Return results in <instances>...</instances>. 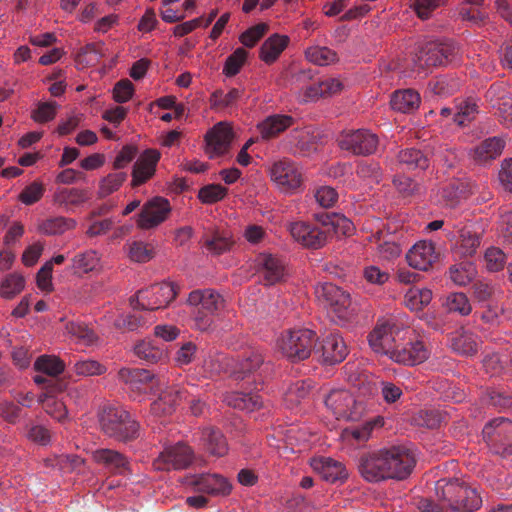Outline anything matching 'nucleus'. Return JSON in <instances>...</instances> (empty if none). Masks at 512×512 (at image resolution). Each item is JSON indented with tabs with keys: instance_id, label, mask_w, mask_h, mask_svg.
I'll return each instance as SVG.
<instances>
[{
	"instance_id": "1",
	"label": "nucleus",
	"mask_w": 512,
	"mask_h": 512,
	"mask_svg": "<svg viewBox=\"0 0 512 512\" xmlns=\"http://www.w3.org/2000/svg\"><path fill=\"white\" fill-rule=\"evenodd\" d=\"M415 466L412 452L403 446H392L366 453L359 460V473L368 482L388 479L403 480Z\"/></svg>"
},
{
	"instance_id": "2",
	"label": "nucleus",
	"mask_w": 512,
	"mask_h": 512,
	"mask_svg": "<svg viewBox=\"0 0 512 512\" xmlns=\"http://www.w3.org/2000/svg\"><path fill=\"white\" fill-rule=\"evenodd\" d=\"M437 500L454 512H474L482 505L477 490L459 479H440L435 484Z\"/></svg>"
},
{
	"instance_id": "3",
	"label": "nucleus",
	"mask_w": 512,
	"mask_h": 512,
	"mask_svg": "<svg viewBox=\"0 0 512 512\" xmlns=\"http://www.w3.org/2000/svg\"><path fill=\"white\" fill-rule=\"evenodd\" d=\"M186 303L193 308L192 320L194 327L202 332L212 330L215 327L214 318L222 312L226 306V300L215 289H195L187 297Z\"/></svg>"
},
{
	"instance_id": "4",
	"label": "nucleus",
	"mask_w": 512,
	"mask_h": 512,
	"mask_svg": "<svg viewBox=\"0 0 512 512\" xmlns=\"http://www.w3.org/2000/svg\"><path fill=\"white\" fill-rule=\"evenodd\" d=\"M98 417L101 431L114 440L126 443L140 435L139 423L123 407H104Z\"/></svg>"
},
{
	"instance_id": "5",
	"label": "nucleus",
	"mask_w": 512,
	"mask_h": 512,
	"mask_svg": "<svg viewBox=\"0 0 512 512\" xmlns=\"http://www.w3.org/2000/svg\"><path fill=\"white\" fill-rule=\"evenodd\" d=\"M316 339L317 335L311 329H288L277 337L275 347L284 358L297 363L310 357Z\"/></svg>"
},
{
	"instance_id": "6",
	"label": "nucleus",
	"mask_w": 512,
	"mask_h": 512,
	"mask_svg": "<svg viewBox=\"0 0 512 512\" xmlns=\"http://www.w3.org/2000/svg\"><path fill=\"white\" fill-rule=\"evenodd\" d=\"M459 55L458 46L451 40L429 41L418 47L413 57L416 69L446 66L455 61Z\"/></svg>"
},
{
	"instance_id": "7",
	"label": "nucleus",
	"mask_w": 512,
	"mask_h": 512,
	"mask_svg": "<svg viewBox=\"0 0 512 512\" xmlns=\"http://www.w3.org/2000/svg\"><path fill=\"white\" fill-rule=\"evenodd\" d=\"M429 357L430 349L423 337L412 329L404 328L396 351L393 353L392 361L405 366H416L425 362Z\"/></svg>"
},
{
	"instance_id": "8",
	"label": "nucleus",
	"mask_w": 512,
	"mask_h": 512,
	"mask_svg": "<svg viewBox=\"0 0 512 512\" xmlns=\"http://www.w3.org/2000/svg\"><path fill=\"white\" fill-rule=\"evenodd\" d=\"M403 330L404 328L400 327L393 318L379 319L368 335L369 346L375 353L385 355L392 360Z\"/></svg>"
},
{
	"instance_id": "9",
	"label": "nucleus",
	"mask_w": 512,
	"mask_h": 512,
	"mask_svg": "<svg viewBox=\"0 0 512 512\" xmlns=\"http://www.w3.org/2000/svg\"><path fill=\"white\" fill-rule=\"evenodd\" d=\"M179 286L174 282L164 281L142 289L135 295L134 308L154 311L167 307L178 295Z\"/></svg>"
},
{
	"instance_id": "10",
	"label": "nucleus",
	"mask_w": 512,
	"mask_h": 512,
	"mask_svg": "<svg viewBox=\"0 0 512 512\" xmlns=\"http://www.w3.org/2000/svg\"><path fill=\"white\" fill-rule=\"evenodd\" d=\"M319 304L328 314L339 320H346L351 315L350 294L332 283H324L316 287Z\"/></svg>"
},
{
	"instance_id": "11",
	"label": "nucleus",
	"mask_w": 512,
	"mask_h": 512,
	"mask_svg": "<svg viewBox=\"0 0 512 512\" xmlns=\"http://www.w3.org/2000/svg\"><path fill=\"white\" fill-rule=\"evenodd\" d=\"M118 379L127 387L130 397L141 401L148 393H155L159 387V379L149 370L142 368L123 367L118 371Z\"/></svg>"
},
{
	"instance_id": "12",
	"label": "nucleus",
	"mask_w": 512,
	"mask_h": 512,
	"mask_svg": "<svg viewBox=\"0 0 512 512\" xmlns=\"http://www.w3.org/2000/svg\"><path fill=\"white\" fill-rule=\"evenodd\" d=\"M488 446L497 454H512V421L496 418L487 423L482 431Z\"/></svg>"
},
{
	"instance_id": "13",
	"label": "nucleus",
	"mask_w": 512,
	"mask_h": 512,
	"mask_svg": "<svg viewBox=\"0 0 512 512\" xmlns=\"http://www.w3.org/2000/svg\"><path fill=\"white\" fill-rule=\"evenodd\" d=\"M325 405L338 420L354 421L362 414V405L354 395L345 389L332 390L325 399Z\"/></svg>"
},
{
	"instance_id": "14",
	"label": "nucleus",
	"mask_w": 512,
	"mask_h": 512,
	"mask_svg": "<svg viewBox=\"0 0 512 512\" xmlns=\"http://www.w3.org/2000/svg\"><path fill=\"white\" fill-rule=\"evenodd\" d=\"M339 146L356 156L375 154L379 146L378 136L368 129L343 132L339 137Z\"/></svg>"
},
{
	"instance_id": "15",
	"label": "nucleus",
	"mask_w": 512,
	"mask_h": 512,
	"mask_svg": "<svg viewBox=\"0 0 512 512\" xmlns=\"http://www.w3.org/2000/svg\"><path fill=\"white\" fill-rule=\"evenodd\" d=\"M255 268L260 283L265 286L279 283L288 275L283 259L269 253H261L256 257Z\"/></svg>"
},
{
	"instance_id": "16",
	"label": "nucleus",
	"mask_w": 512,
	"mask_h": 512,
	"mask_svg": "<svg viewBox=\"0 0 512 512\" xmlns=\"http://www.w3.org/2000/svg\"><path fill=\"white\" fill-rule=\"evenodd\" d=\"M271 180L284 192H293L302 184L300 168L289 159L276 161L270 167Z\"/></svg>"
},
{
	"instance_id": "17",
	"label": "nucleus",
	"mask_w": 512,
	"mask_h": 512,
	"mask_svg": "<svg viewBox=\"0 0 512 512\" xmlns=\"http://www.w3.org/2000/svg\"><path fill=\"white\" fill-rule=\"evenodd\" d=\"M292 238L303 247L319 249L328 241L329 228L320 229L303 221L291 222L287 225Z\"/></svg>"
},
{
	"instance_id": "18",
	"label": "nucleus",
	"mask_w": 512,
	"mask_h": 512,
	"mask_svg": "<svg viewBox=\"0 0 512 512\" xmlns=\"http://www.w3.org/2000/svg\"><path fill=\"white\" fill-rule=\"evenodd\" d=\"M171 205L166 198L154 197L147 201L138 214L136 224L143 230L156 228L170 215Z\"/></svg>"
},
{
	"instance_id": "19",
	"label": "nucleus",
	"mask_w": 512,
	"mask_h": 512,
	"mask_svg": "<svg viewBox=\"0 0 512 512\" xmlns=\"http://www.w3.org/2000/svg\"><path fill=\"white\" fill-rule=\"evenodd\" d=\"M192 456L193 452L188 445L177 443L166 447L154 460L153 466L161 471L184 469L192 462Z\"/></svg>"
},
{
	"instance_id": "20",
	"label": "nucleus",
	"mask_w": 512,
	"mask_h": 512,
	"mask_svg": "<svg viewBox=\"0 0 512 512\" xmlns=\"http://www.w3.org/2000/svg\"><path fill=\"white\" fill-rule=\"evenodd\" d=\"M189 392L184 386L171 385L162 389L151 405L150 412L156 417L168 416L175 412L182 400L188 398Z\"/></svg>"
},
{
	"instance_id": "21",
	"label": "nucleus",
	"mask_w": 512,
	"mask_h": 512,
	"mask_svg": "<svg viewBox=\"0 0 512 512\" xmlns=\"http://www.w3.org/2000/svg\"><path fill=\"white\" fill-rule=\"evenodd\" d=\"M486 98L490 101L495 114L503 124L507 128H512V97L509 95L505 84L491 85L486 92Z\"/></svg>"
},
{
	"instance_id": "22",
	"label": "nucleus",
	"mask_w": 512,
	"mask_h": 512,
	"mask_svg": "<svg viewBox=\"0 0 512 512\" xmlns=\"http://www.w3.org/2000/svg\"><path fill=\"white\" fill-rule=\"evenodd\" d=\"M438 258L434 243L426 240L415 243L406 254L409 266L421 271L429 270Z\"/></svg>"
},
{
	"instance_id": "23",
	"label": "nucleus",
	"mask_w": 512,
	"mask_h": 512,
	"mask_svg": "<svg viewBox=\"0 0 512 512\" xmlns=\"http://www.w3.org/2000/svg\"><path fill=\"white\" fill-rule=\"evenodd\" d=\"M161 158V153L156 149H146L140 154L133 166L132 185L139 186L151 179Z\"/></svg>"
},
{
	"instance_id": "24",
	"label": "nucleus",
	"mask_w": 512,
	"mask_h": 512,
	"mask_svg": "<svg viewBox=\"0 0 512 512\" xmlns=\"http://www.w3.org/2000/svg\"><path fill=\"white\" fill-rule=\"evenodd\" d=\"M232 137L230 125L225 122H219L206 134V152L210 157L224 154L229 148Z\"/></svg>"
},
{
	"instance_id": "25",
	"label": "nucleus",
	"mask_w": 512,
	"mask_h": 512,
	"mask_svg": "<svg viewBox=\"0 0 512 512\" xmlns=\"http://www.w3.org/2000/svg\"><path fill=\"white\" fill-rule=\"evenodd\" d=\"M310 464L312 469L327 482H343L348 478V471L344 464L330 457H315Z\"/></svg>"
},
{
	"instance_id": "26",
	"label": "nucleus",
	"mask_w": 512,
	"mask_h": 512,
	"mask_svg": "<svg viewBox=\"0 0 512 512\" xmlns=\"http://www.w3.org/2000/svg\"><path fill=\"white\" fill-rule=\"evenodd\" d=\"M319 351L322 361L329 365L342 362L348 355L346 343L338 333H330L323 337Z\"/></svg>"
},
{
	"instance_id": "27",
	"label": "nucleus",
	"mask_w": 512,
	"mask_h": 512,
	"mask_svg": "<svg viewBox=\"0 0 512 512\" xmlns=\"http://www.w3.org/2000/svg\"><path fill=\"white\" fill-rule=\"evenodd\" d=\"M191 484L199 492L213 496H226L231 493L229 480L219 474H201L193 477Z\"/></svg>"
},
{
	"instance_id": "28",
	"label": "nucleus",
	"mask_w": 512,
	"mask_h": 512,
	"mask_svg": "<svg viewBox=\"0 0 512 512\" xmlns=\"http://www.w3.org/2000/svg\"><path fill=\"white\" fill-rule=\"evenodd\" d=\"M91 458L96 464L114 473L122 474L129 466L127 457L113 449H96L91 452Z\"/></svg>"
},
{
	"instance_id": "29",
	"label": "nucleus",
	"mask_w": 512,
	"mask_h": 512,
	"mask_svg": "<svg viewBox=\"0 0 512 512\" xmlns=\"http://www.w3.org/2000/svg\"><path fill=\"white\" fill-rule=\"evenodd\" d=\"M199 444L210 455L222 457L228 452V444L222 432L218 429L207 427L199 432Z\"/></svg>"
},
{
	"instance_id": "30",
	"label": "nucleus",
	"mask_w": 512,
	"mask_h": 512,
	"mask_svg": "<svg viewBox=\"0 0 512 512\" xmlns=\"http://www.w3.org/2000/svg\"><path fill=\"white\" fill-rule=\"evenodd\" d=\"M505 147V141L499 137L485 139L470 151V156L477 164H486L499 157Z\"/></svg>"
},
{
	"instance_id": "31",
	"label": "nucleus",
	"mask_w": 512,
	"mask_h": 512,
	"mask_svg": "<svg viewBox=\"0 0 512 512\" xmlns=\"http://www.w3.org/2000/svg\"><path fill=\"white\" fill-rule=\"evenodd\" d=\"M311 79L310 72L300 71L292 79V85L297 90V98L300 102H314L322 98L319 81L307 83Z\"/></svg>"
},
{
	"instance_id": "32",
	"label": "nucleus",
	"mask_w": 512,
	"mask_h": 512,
	"mask_svg": "<svg viewBox=\"0 0 512 512\" xmlns=\"http://www.w3.org/2000/svg\"><path fill=\"white\" fill-rule=\"evenodd\" d=\"M294 124V118L290 115L274 114L266 117L257 125V129L263 139H271L284 132Z\"/></svg>"
},
{
	"instance_id": "33",
	"label": "nucleus",
	"mask_w": 512,
	"mask_h": 512,
	"mask_svg": "<svg viewBox=\"0 0 512 512\" xmlns=\"http://www.w3.org/2000/svg\"><path fill=\"white\" fill-rule=\"evenodd\" d=\"M480 244V235L470 227L465 226L459 231V238L455 244L454 252L459 257H472L477 253Z\"/></svg>"
},
{
	"instance_id": "34",
	"label": "nucleus",
	"mask_w": 512,
	"mask_h": 512,
	"mask_svg": "<svg viewBox=\"0 0 512 512\" xmlns=\"http://www.w3.org/2000/svg\"><path fill=\"white\" fill-rule=\"evenodd\" d=\"M420 103L421 97L413 89L397 90L390 100L392 109L401 113H412L419 108Z\"/></svg>"
},
{
	"instance_id": "35",
	"label": "nucleus",
	"mask_w": 512,
	"mask_h": 512,
	"mask_svg": "<svg viewBox=\"0 0 512 512\" xmlns=\"http://www.w3.org/2000/svg\"><path fill=\"white\" fill-rule=\"evenodd\" d=\"M66 334L76 343L83 346H92L99 340L96 332L87 324L70 321L65 325Z\"/></svg>"
},
{
	"instance_id": "36",
	"label": "nucleus",
	"mask_w": 512,
	"mask_h": 512,
	"mask_svg": "<svg viewBox=\"0 0 512 512\" xmlns=\"http://www.w3.org/2000/svg\"><path fill=\"white\" fill-rule=\"evenodd\" d=\"M224 401L227 403V405L235 409L247 412L258 410L263 405V401L260 395L243 392L227 393L224 397Z\"/></svg>"
},
{
	"instance_id": "37",
	"label": "nucleus",
	"mask_w": 512,
	"mask_h": 512,
	"mask_svg": "<svg viewBox=\"0 0 512 512\" xmlns=\"http://www.w3.org/2000/svg\"><path fill=\"white\" fill-rule=\"evenodd\" d=\"M289 43L288 36L274 34L264 41L260 48V58L267 64L277 60Z\"/></svg>"
},
{
	"instance_id": "38",
	"label": "nucleus",
	"mask_w": 512,
	"mask_h": 512,
	"mask_svg": "<svg viewBox=\"0 0 512 512\" xmlns=\"http://www.w3.org/2000/svg\"><path fill=\"white\" fill-rule=\"evenodd\" d=\"M398 163L408 171H423L428 168L429 160L419 149L407 148L401 150L397 155Z\"/></svg>"
},
{
	"instance_id": "39",
	"label": "nucleus",
	"mask_w": 512,
	"mask_h": 512,
	"mask_svg": "<svg viewBox=\"0 0 512 512\" xmlns=\"http://www.w3.org/2000/svg\"><path fill=\"white\" fill-rule=\"evenodd\" d=\"M451 348L462 355H473L477 352L478 342L476 336L468 331L460 330L451 337Z\"/></svg>"
},
{
	"instance_id": "40",
	"label": "nucleus",
	"mask_w": 512,
	"mask_h": 512,
	"mask_svg": "<svg viewBox=\"0 0 512 512\" xmlns=\"http://www.w3.org/2000/svg\"><path fill=\"white\" fill-rule=\"evenodd\" d=\"M203 245L210 253L220 255L230 250L233 241L229 233L216 231L204 236Z\"/></svg>"
},
{
	"instance_id": "41",
	"label": "nucleus",
	"mask_w": 512,
	"mask_h": 512,
	"mask_svg": "<svg viewBox=\"0 0 512 512\" xmlns=\"http://www.w3.org/2000/svg\"><path fill=\"white\" fill-rule=\"evenodd\" d=\"M25 288V278L16 272L6 275L0 280V297L11 300Z\"/></svg>"
},
{
	"instance_id": "42",
	"label": "nucleus",
	"mask_w": 512,
	"mask_h": 512,
	"mask_svg": "<svg viewBox=\"0 0 512 512\" xmlns=\"http://www.w3.org/2000/svg\"><path fill=\"white\" fill-rule=\"evenodd\" d=\"M135 355L148 362V363H158L166 358V352L163 348L155 345L150 340H142L137 343L134 347Z\"/></svg>"
},
{
	"instance_id": "43",
	"label": "nucleus",
	"mask_w": 512,
	"mask_h": 512,
	"mask_svg": "<svg viewBox=\"0 0 512 512\" xmlns=\"http://www.w3.org/2000/svg\"><path fill=\"white\" fill-rule=\"evenodd\" d=\"M102 48L103 45L100 43H91L82 47L75 58L77 67L84 69L98 64L103 56Z\"/></svg>"
},
{
	"instance_id": "44",
	"label": "nucleus",
	"mask_w": 512,
	"mask_h": 512,
	"mask_svg": "<svg viewBox=\"0 0 512 512\" xmlns=\"http://www.w3.org/2000/svg\"><path fill=\"white\" fill-rule=\"evenodd\" d=\"M34 369L51 377L62 374L65 370V363L54 355H41L34 362Z\"/></svg>"
},
{
	"instance_id": "45",
	"label": "nucleus",
	"mask_w": 512,
	"mask_h": 512,
	"mask_svg": "<svg viewBox=\"0 0 512 512\" xmlns=\"http://www.w3.org/2000/svg\"><path fill=\"white\" fill-rule=\"evenodd\" d=\"M432 300V292L427 288L411 287L404 296L405 305L412 311H420Z\"/></svg>"
},
{
	"instance_id": "46",
	"label": "nucleus",
	"mask_w": 512,
	"mask_h": 512,
	"mask_svg": "<svg viewBox=\"0 0 512 512\" xmlns=\"http://www.w3.org/2000/svg\"><path fill=\"white\" fill-rule=\"evenodd\" d=\"M73 267L82 273L97 271L101 267V257L95 250H87L75 255Z\"/></svg>"
},
{
	"instance_id": "47",
	"label": "nucleus",
	"mask_w": 512,
	"mask_h": 512,
	"mask_svg": "<svg viewBox=\"0 0 512 512\" xmlns=\"http://www.w3.org/2000/svg\"><path fill=\"white\" fill-rule=\"evenodd\" d=\"M88 200L85 190L79 188H59L54 194V201L60 205H80Z\"/></svg>"
},
{
	"instance_id": "48",
	"label": "nucleus",
	"mask_w": 512,
	"mask_h": 512,
	"mask_svg": "<svg viewBox=\"0 0 512 512\" xmlns=\"http://www.w3.org/2000/svg\"><path fill=\"white\" fill-rule=\"evenodd\" d=\"M376 425H383V419L378 418L368 421L357 427H350L343 430L342 436L346 440H355L357 443H364L369 440L372 430Z\"/></svg>"
},
{
	"instance_id": "49",
	"label": "nucleus",
	"mask_w": 512,
	"mask_h": 512,
	"mask_svg": "<svg viewBox=\"0 0 512 512\" xmlns=\"http://www.w3.org/2000/svg\"><path fill=\"white\" fill-rule=\"evenodd\" d=\"M306 59L318 66L330 65L337 61V54L334 50L324 46H311L305 51Z\"/></svg>"
},
{
	"instance_id": "50",
	"label": "nucleus",
	"mask_w": 512,
	"mask_h": 512,
	"mask_svg": "<svg viewBox=\"0 0 512 512\" xmlns=\"http://www.w3.org/2000/svg\"><path fill=\"white\" fill-rule=\"evenodd\" d=\"M72 371L79 377H92L105 374L107 368L97 360L81 359L73 364Z\"/></svg>"
},
{
	"instance_id": "51",
	"label": "nucleus",
	"mask_w": 512,
	"mask_h": 512,
	"mask_svg": "<svg viewBox=\"0 0 512 512\" xmlns=\"http://www.w3.org/2000/svg\"><path fill=\"white\" fill-rule=\"evenodd\" d=\"M77 222L72 218L55 217L44 221L40 225V231L47 235L63 234L76 227Z\"/></svg>"
},
{
	"instance_id": "52",
	"label": "nucleus",
	"mask_w": 512,
	"mask_h": 512,
	"mask_svg": "<svg viewBox=\"0 0 512 512\" xmlns=\"http://www.w3.org/2000/svg\"><path fill=\"white\" fill-rule=\"evenodd\" d=\"M356 174L368 183H379L382 179V168L374 160H362L357 163Z\"/></svg>"
},
{
	"instance_id": "53",
	"label": "nucleus",
	"mask_w": 512,
	"mask_h": 512,
	"mask_svg": "<svg viewBox=\"0 0 512 512\" xmlns=\"http://www.w3.org/2000/svg\"><path fill=\"white\" fill-rule=\"evenodd\" d=\"M476 274V268L471 262H463L454 265L449 270L450 279L460 286L469 284L475 278Z\"/></svg>"
},
{
	"instance_id": "54",
	"label": "nucleus",
	"mask_w": 512,
	"mask_h": 512,
	"mask_svg": "<svg viewBox=\"0 0 512 512\" xmlns=\"http://www.w3.org/2000/svg\"><path fill=\"white\" fill-rule=\"evenodd\" d=\"M228 195V189L221 184H208L201 187L198 191V199L206 205L215 204L222 201Z\"/></svg>"
},
{
	"instance_id": "55",
	"label": "nucleus",
	"mask_w": 512,
	"mask_h": 512,
	"mask_svg": "<svg viewBox=\"0 0 512 512\" xmlns=\"http://www.w3.org/2000/svg\"><path fill=\"white\" fill-rule=\"evenodd\" d=\"M40 401L45 412L55 420L65 422L68 419V410L61 400L45 395L44 398L40 397Z\"/></svg>"
},
{
	"instance_id": "56",
	"label": "nucleus",
	"mask_w": 512,
	"mask_h": 512,
	"mask_svg": "<svg viewBox=\"0 0 512 512\" xmlns=\"http://www.w3.org/2000/svg\"><path fill=\"white\" fill-rule=\"evenodd\" d=\"M154 255V247L149 243L133 241L128 244V256L134 262H148L154 257Z\"/></svg>"
},
{
	"instance_id": "57",
	"label": "nucleus",
	"mask_w": 512,
	"mask_h": 512,
	"mask_svg": "<svg viewBox=\"0 0 512 512\" xmlns=\"http://www.w3.org/2000/svg\"><path fill=\"white\" fill-rule=\"evenodd\" d=\"M240 97L241 91L237 88H232L227 93L216 90L211 94L209 102L211 108H226L234 105Z\"/></svg>"
},
{
	"instance_id": "58",
	"label": "nucleus",
	"mask_w": 512,
	"mask_h": 512,
	"mask_svg": "<svg viewBox=\"0 0 512 512\" xmlns=\"http://www.w3.org/2000/svg\"><path fill=\"white\" fill-rule=\"evenodd\" d=\"M126 179L124 172L110 173L100 180L98 195L101 198L107 197L117 191Z\"/></svg>"
},
{
	"instance_id": "59",
	"label": "nucleus",
	"mask_w": 512,
	"mask_h": 512,
	"mask_svg": "<svg viewBox=\"0 0 512 512\" xmlns=\"http://www.w3.org/2000/svg\"><path fill=\"white\" fill-rule=\"evenodd\" d=\"M96 213L92 212L87 217V228L85 234L89 238H94L107 234L113 227V220L106 218L97 220L95 219Z\"/></svg>"
},
{
	"instance_id": "60",
	"label": "nucleus",
	"mask_w": 512,
	"mask_h": 512,
	"mask_svg": "<svg viewBox=\"0 0 512 512\" xmlns=\"http://www.w3.org/2000/svg\"><path fill=\"white\" fill-rule=\"evenodd\" d=\"M247 56L248 53L244 48H237L226 59L223 67V73L228 77L237 75L246 62Z\"/></svg>"
},
{
	"instance_id": "61",
	"label": "nucleus",
	"mask_w": 512,
	"mask_h": 512,
	"mask_svg": "<svg viewBox=\"0 0 512 512\" xmlns=\"http://www.w3.org/2000/svg\"><path fill=\"white\" fill-rule=\"evenodd\" d=\"M58 107V104L54 101L39 102L31 112V118L40 124L52 121L57 115Z\"/></svg>"
},
{
	"instance_id": "62",
	"label": "nucleus",
	"mask_w": 512,
	"mask_h": 512,
	"mask_svg": "<svg viewBox=\"0 0 512 512\" xmlns=\"http://www.w3.org/2000/svg\"><path fill=\"white\" fill-rule=\"evenodd\" d=\"M445 305L450 312H457L463 316L470 314L472 307L464 293L455 292L447 296Z\"/></svg>"
},
{
	"instance_id": "63",
	"label": "nucleus",
	"mask_w": 512,
	"mask_h": 512,
	"mask_svg": "<svg viewBox=\"0 0 512 512\" xmlns=\"http://www.w3.org/2000/svg\"><path fill=\"white\" fill-rule=\"evenodd\" d=\"M459 87V83L448 76H440L429 83L430 90L439 96H448L453 94Z\"/></svg>"
},
{
	"instance_id": "64",
	"label": "nucleus",
	"mask_w": 512,
	"mask_h": 512,
	"mask_svg": "<svg viewBox=\"0 0 512 512\" xmlns=\"http://www.w3.org/2000/svg\"><path fill=\"white\" fill-rule=\"evenodd\" d=\"M486 268L490 272H498L502 270L507 262L505 253L497 247H490L484 254Z\"/></svg>"
}]
</instances>
